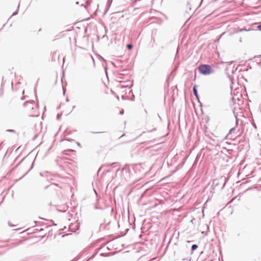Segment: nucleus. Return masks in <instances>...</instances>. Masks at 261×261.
I'll return each instance as SVG.
<instances>
[{
  "label": "nucleus",
  "mask_w": 261,
  "mask_h": 261,
  "mask_svg": "<svg viewBox=\"0 0 261 261\" xmlns=\"http://www.w3.org/2000/svg\"><path fill=\"white\" fill-rule=\"evenodd\" d=\"M37 105L33 101L26 102L23 107V111L30 116L37 115Z\"/></svg>",
  "instance_id": "1"
},
{
  "label": "nucleus",
  "mask_w": 261,
  "mask_h": 261,
  "mask_svg": "<svg viewBox=\"0 0 261 261\" xmlns=\"http://www.w3.org/2000/svg\"><path fill=\"white\" fill-rule=\"evenodd\" d=\"M199 70L201 73L204 75L210 74L212 72L211 67L206 64L200 65L199 67Z\"/></svg>",
  "instance_id": "2"
},
{
  "label": "nucleus",
  "mask_w": 261,
  "mask_h": 261,
  "mask_svg": "<svg viewBox=\"0 0 261 261\" xmlns=\"http://www.w3.org/2000/svg\"><path fill=\"white\" fill-rule=\"evenodd\" d=\"M193 92H194V95L197 97H198L197 92V91L196 90L195 87H194L193 88Z\"/></svg>",
  "instance_id": "3"
},
{
  "label": "nucleus",
  "mask_w": 261,
  "mask_h": 261,
  "mask_svg": "<svg viewBox=\"0 0 261 261\" xmlns=\"http://www.w3.org/2000/svg\"><path fill=\"white\" fill-rule=\"evenodd\" d=\"M197 246L196 245H193L192 246V249L193 250H195L197 248Z\"/></svg>",
  "instance_id": "4"
},
{
  "label": "nucleus",
  "mask_w": 261,
  "mask_h": 261,
  "mask_svg": "<svg viewBox=\"0 0 261 261\" xmlns=\"http://www.w3.org/2000/svg\"><path fill=\"white\" fill-rule=\"evenodd\" d=\"M127 48L128 49H131L132 48H133V45H131V44H127Z\"/></svg>",
  "instance_id": "5"
},
{
  "label": "nucleus",
  "mask_w": 261,
  "mask_h": 261,
  "mask_svg": "<svg viewBox=\"0 0 261 261\" xmlns=\"http://www.w3.org/2000/svg\"><path fill=\"white\" fill-rule=\"evenodd\" d=\"M258 29H259V30H260V31H261V24H260V25H259L258 26Z\"/></svg>",
  "instance_id": "6"
},
{
  "label": "nucleus",
  "mask_w": 261,
  "mask_h": 261,
  "mask_svg": "<svg viewBox=\"0 0 261 261\" xmlns=\"http://www.w3.org/2000/svg\"><path fill=\"white\" fill-rule=\"evenodd\" d=\"M232 130H233V129H232V128H231V129L229 130V133H230Z\"/></svg>",
  "instance_id": "7"
}]
</instances>
